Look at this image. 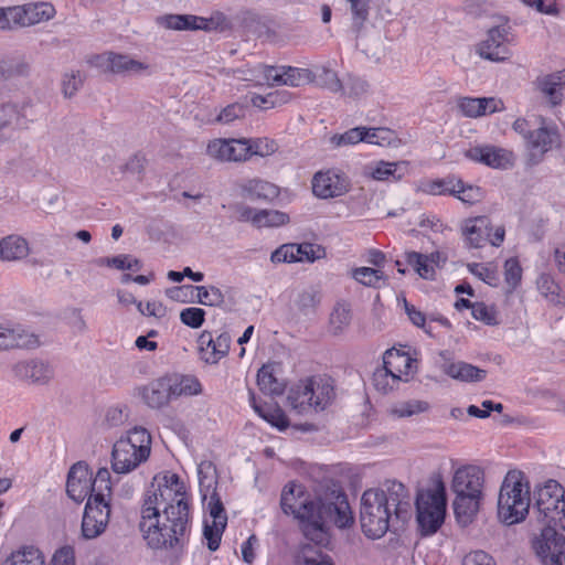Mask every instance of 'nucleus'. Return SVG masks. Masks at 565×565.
Segmentation results:
<instances>
[{"label": "nucleus", "instance_id": "nucleus-9", "mask_svg": "<svg viewBox=\"0 0 565 565\" xmlns=\"http://www.w3.org/2000/svg\"><path fill=\"white\" fill-rule=\"evenodd\" d=\"M512 26L510 19L504 15L493 18V24L488 29L486 39L477 45V53L480 57L502 62L511 56L510 44L512 39Z\"/></svg>", "mask_w": 565, "mask_h": 565}, {"label": "nucleus", "instance_id": "nucleus-32", "mask_svg": "<svg viewBox=\"0 0 565 565\" xmlns=\"http://www.w3.org/2000/svg\"><path fill=\"white\" fill-rule=\"evenodd\" d=\"M249 402L254 411L271 426L284 430L289 426V422L285 413L277 406L259 405L256 402L254 392L249 391Z\"/></svg>", "mask_w": 565, "mask_h": 565}, {"label": "nucleus", "instance_id": "nucleus-57", "mask_svg": "<svg viewBox=\"0 0 565 565\" xmlns=\"http://www.w3.org/2000/svg\"><path fill=\"white\" fill-rule=\"evenodd\" d=\"M225 527V521H223V523H209V521H204L203 535L207 541V547L210 551L214 552L220 547L222 534Z\"/></svg>", "mask_w": 565, "mask_h": 565}, {"label": "nucleus", "instance_id": "nucleus-45", "mask_svg": "<svg viewBox=\"0 0 565 565\" xmlns=\"http://www.w3.org/2000/svg\"><path fill=\"white\" fill-rule=\"evenodd\" d=\"M429 409V404L425 401L411 399L396 404L392 407L391 414L397 418L412 417L425 413Z\"/></svg>", "mask_w": 565, "mask_h": 565}, {"label": "nucleus", "instance_id": "nucleus-3", "mask_svg": "<svg viewBox=\"0 0 565 565\" xmlns=\"http://www.w3.org/2000/svg\"><path fill=\"white\" fill-rule=\"evenodd\" d=\"M300 494L301 490L295 483L285 486L280 499L282 511L299 520L306 539L316 545L327 544L329 535L323 523L322 507Z\"/></svg>", "mask_w": 565, "mask_h": 565}, {"label": "nucleus", "instance_id": "nucleus-4", "mask_svg": "<svg viewBox=\"0 0 565 565\" xmlns=\"http://www.w3.org/2000/svg\"><path fill=\"white\" fill-rule=\"evenodd\" d=\"M531 503L530 487L522 472L509 471L501 484L498 498V518L505 525L522 522Z\"/></svg>", "mask_w": 565, "mask_h": 565}, {"label": "nucleus", "instance_id": "nucleus-55", "mask_svg": "<svg viewBox=\"0 0 565 565\" xmlns=\"http://www.w3.org/2000/svg\"><path fill=\"white\" fill-rule=\"evenodd\" d=\"M353 278L360 284L367 287H379L380 282L384 280V275L380 269L371 267H359L352 273Z\"/></svg>", "mask_w": 565, "mask_h": 565}, {"label": "nucleus", "instance_id": "nucleus-58", "mask_svg": "<svg viewBox=\"0 0 565 565\" xmlns=\"http://www.w3.org/2000/svg\"><path fill=\"white\" fill-rule=\"evenodd\" d=\"M334 509V524L340 529L349 527L354 522L353 513L350 509V505L345 499V497L339 500L338 503L333 505Z\"/></svg>", "mask_w": 565, "mask_h": 565}, {"label": "nucleus", "instance_id": "nucleus-59", "mask_svg": "<svg viewBox=\"0 0 565 565\" xmlns=\"http://www.w3.org/2000/svg\"><path fill=\"white\" fill-rule=\"evenodd\" d=\"M204 502H206V508L210 512V516L212 518V522L223 523V521H225V524L227 523L226 512L221 498L215 490L209 493L207 499Z\"/></svg>", "mask_w": 565, "mask_h": 565}, {"label": "nucleus", "instance_id": "nucleus-8", "mask_svg": "<svg viewBox=\"0 0 565 565\" xmlns=\"http://www.w3.org/2000/svg\"><path fill=\"white\" fill-rule=\"evenodd\" d=\"M417 523L424 535L437 532L446 513L445 486L438 480L434 490L418 493L416 499Z\"/></svg>", "mask_w": 565, "mask_h": 565}, {"label": "nucleus", "instance_id": "nucleus-44", "mask_svg": "<svg viewBox=\"0 0 565 565\" xmlns=\"http://www.w3.org/2000/svg\"><path fill=\"white\" fill-rule=\"evenodd\" d=\"M405 259L406 263L411 265L422 278H434L435 269L433 265L429 264V257L427 255L417 252H408L405 254Z\"/></svg>", "mask_w": 565, "mask_h": 565}, {"label": "nucleus", "instance_id": "nucleus-37", "mask_svg": "<svg viewBox=\"0 0 565 565\" xmlns=\"http://www.w3.org/2000/svg\"><path fill=\"white\" fill-rule=\"evenodd\" d=\"M257 385L262 392L269 395H280L285 385L274 374V365L265 364L257 373Z\"/></svg>", "mask_w": 565, "mask_h": 565}, {"label": "nucleus", "instance_id": "nucleus-20", "mask_svg": "<svg viewBox=\"0 0 565 565\" xmlns=\"http://www.w3.org/2000/svg\"><path fill=\"white\" fill-rule=\"evenodd\" d=\"M13 375L32 384H46L53 376L49 364L39 360L22 361L12 366Z\"/></svg>", "mask_w": 565, "mask_h": 565}, {"label": "nucleus", "instance_id": "nucleus-11", "mask_svg": "<svg viewBox=\"0 0 565 565\" xmlns=\"http://www.w3.org/2000/svg\"><path fill=\"white\" fill-rule=\"evenodd\" d=\"M111 491L97 492L88 497L82 520V535L86 540L98 537L109 522Z\"/></svg>", "mask_w": 565, "mask_h": 565}, {"label": "nucleus", "instance_id": "nucleus-51", "mask_svg": "<svg viewBox=\"0 0 565 565\" xmlns=\"http://www.w3.org/2000/svg\"><path fill=\"white\" fill-rule=\"evenodd\" d=\"M369 90L370 85L367 81L355 75H349L341 93L350 98L360 99L364 97Z\"/></svg>", "mask_w": 565, "mask_h": 565}, {"label": "nucleus", "instance_id": "nucleus-30", "mask_svg": "<svg viewBox=\"0 0 565 565\" xmlns=\"http://www.w3.org/2000/svg\"><path fill=\"white\" fill-rule=\"evenodd\" d=\"M312 192L319 199H333L345 194L350 189L348 179H312Z\"/></svg>", "mask_w": 565, "mask_h": 565}, {"label": "nucleus", "instance_id": "nucleus-27", "mask_svg": "<svg viewBox=\"0 0 565 565\" xmlns=\"http://www.w3.org/2000/svg\"><path fill=\"white\" fill-rule=\"evenodd\" d=\"M159 22L171 30H207L210 21L192 14H167L159 18Z\"/></svg>", "mask_w": 565, "mask_h": 565}, {"label": "nucleus", "instance_id": "nucleus-50", "mask_svg": "<svg viewBox=\"0 0 565 565\" xmlns=\"http://www.w3.org/2000/svg\"><path fill=\"white\" fill-rule=\"evenodd\" d=\"M297 565H333L330 558L324 556L320 548L310 544L302 545Z\"/></svg>", "mask_w": 565, "mask_h": 565}, {"label": "nucleus", "instance_id": "nucleus-21", "mask_svg": "<svg viewBox=\"0 0 565 565\" xmlns=\"http://www.w3.org/2000/svg\"><path fill=\"white\" fill-rule=\"evenodd\" d=\"M502 102L493 97H461L458 108L466 117L477 118L502 109Z\"/></svg>", "mask_w": 565, "mask_h": 565}, {"label": "nucleus", "instance_id": "nucleus-56", "mask_svg": "<svg viewBox=\"0 0 565 565\" xmlns=\"http://www.w3.org/2000/svg\"><path fill=\"white\" fill-rule=\"evenodd\" d=\"M248 147L250 148L249 158L252 156L267 157L278 150V145L275 140L269 138H249L247 139Z\"/></svg>", "mask_w": 565, "mask_h": 565}, {"label": "nucleus", "instance_id": "nucleus-5", "mask_svg": "<svg viewBox=\"0 0 565 565\" xmlns=\"http://www.w3.org/2000/svg\"><path fill=\"white\" fill-rule=\"evenodd\" d=\"M151 451V436L143 427L130 429L113 447L111 468L116 473H128L146 461Z\"/></svg>", "mask_w": 565, "mask_h": 565}, {"label": "nucleus", "instance_id": "nucleus-16", "mask_svg": "<svg viewBox=\"0 0 565 565\" xmlns=\"http://www.w3.org/2000/svg\"><path fill=\"white\" fill-rule=\"evenodd\" d=\"M200 358L209 364L217 363L227 355L231 345V337L223 332L216 338L210 331H203L198 339Z\"/></svg>", "mask_w": 565, "mask_h": 565}, {"label": "nucleus", "instance_id": "nucleus-19", "mask_svg": "<svg viewBox=\"0 0 565 565\" xmlns=\"http://www.w3.org/2000/svg\"><path fill=\"white\" fill-rule=\"evenodd\" d=\"M469 157L495 169L512 167L515 160L512 151L494 146L475 147L469 150Z\"/></svg>", "mask_w": 565, "mask_h": 565}, {"label": "nucleus", "instance_id": "nucleus-52", "mask_svg": "<svg viewBox=\"0 0 565 565\" xmlns=\"http://www.w3.org/2000/svg\"><path fill=\"white\" fill-rule=\"evenodd\" d=\"M401 381L397 375L388 371L384 365L376 369L373 373V384L379 392L388 393L398 384Z\"/></svg>", "mask_w": 565, "mask_h": 565}, {"label": "nucleus", "instance_id": "nucleus-29", "mask_svg": "<svg viewBox=\"0 0 565 565\" xmlns=\"http://www.w3.org/2000/svg\"><path fill=\"white\" fill-rule=\"evenodd\" d=\"M482 494H456L454 511L457 520L466 525L470 523L480 509Z\"/></svg>", "mask_w": 565, "mask_h": 565}, {"label": "nucleus", "instance_id": "nucleus-7", "mask_svg": "<svg viewBox=\"0 0 565 565\" xmlns=\"http://www.w3.org/2000/svg\"><path fill=\"white\" fill-rule=\"evenodd\" d=\"M534 497L533 513L537 522L565 530V489L557 481L548 480Z\"/></svg>", "mask_w": 565, "mask_h": 565}, {"label": "nucleus", "instance_id": "nucleus-24", "mask_svg": "<svg viewBox=\"0 0 565 565\" xmlns=\"http://www.w3.org/2000/svg\"><path fill=\"white\" fill-rule=\"evenodd\" d=\"M559 143V135L554 127H540L529 134L527 146L532 154H544Z\"/></svg>", "mask_w": 565, "mask_h": 565}, {"label": "nucleus", "instance_id": "nucleus-31", "mask_svg": "<svg viewBox=\"0 0 565 565\" xmlns=\"http://www.w3.org/2000/svg\"><path fill=\"white\" fill-rule=\"evenodd\" d=\"M28 242L19 235H9L0 239V259L12 262L26 257Z\"/></svg>", "mask_w": 565, "mask_h": 565}, {"label": "nucleus", "instance_id": "nucleus-64", "mask_svg": "<svg viewBox=\"0 0 565 565\" xmlns=\"http://www.w3.org/2000/svg\"><path fill=\"white\" fill-rule=\"evenodd\" d=\"M84 82V76L79 71L67 73L62 81L63 94L65 97L74 96L81 88Z\"/></svg>", "mask_w": 565, "mask_h": 565}, {"label": "nucleus", "instance_id": "nucleus-13", "mask_svg": "<svg viewBox=\"0 0 565 565\" xmlns=\"http://www.w3.org/2000/svg\"><path fill=\"white\" fill-rule=\"evenodd\" d=\"M326 248L319 244L301 243V244H284L271 254V262L280 263H313L324 258Z\"/></svg>", "mask_w": 565, "mask_h": 565}, {"label": "nucleus", "instance_id": "nucleus-26", "mask_svg": "<svg viewBox=\"0 0 565 565\" xmlns=\"http://www.w3.org/2000/svg\"><path fill=\"white\" fill-rule=\"evenodd\" d=\"M143 402L151 408H161L171 401L166 376L151 381L141 390Z\"/></svg>", "mask_w": 565, "mask_h": 565}, {"label": "nucleus", "instance_id": "nucleus-10", "mask_svg": "<svg viewBox=\"0 0 565 565\" xmlns=\"http://www.w3.org/2000/svg\"><path fill=\"white\" fill-rule=\"evenodd\" d=\"M416 188L431 195H452L466 204L478 203L484 195L481 186L465 179H420Z\"/></svg>", "mask_w": 565, "mask_h": 565}, {"label": "nucleus", "instance_id": "nucleus-15", "mask_svg": "<svg viewBox=\"0 0 565 565\" xmlns=\"http://www.w3.org/2000/svg\"><path fill=\"white\" fill-rule=\"evenodd\" d=\"M249 151L247 138L215 139L207 145V153L222 161H245Z\"/></svg>", "mask_w": 565, "mask_h": 565}, {"label": "nucleus", "instance_id": "nucleus-23", "mask_svg": "<svg viewBox=\"0 0 565 565\" xmlns=\"http://www.w3.org/2000/svg\"><path fill=\"white\" fill-rule=\"evenodd\" d=\"M311 409L323 411L334 398V388L328 377H309Z\"/></svg>", "mask_w": 565, "mask_h": 565}, {"label": "nucleus", "instance_id": "nucleus-17", "mask_svg": "<svg viewBox=\"0 0 565 565\" xmlns=\"http://www.w3.org/2000/svg\"><path fill=\"white\" fill-rule=\"evenodd\" d=\"M96 65L105 67L114 74H140L149 68V65L131 58L129 55L107 52L96 56Z\"/></svg>", "mask_w": 565, "mask_h": 565}, {"label": "nucleus", "instance_id": "nucleus-41", "mask_svg": "<svg viewBox=\"0 0 565 565\" xmlns=\"http://www.w3.org/2000/svg\"><path fill=\"white\" fill-rule=\"evenodd\" d=\"M372 0H347L352 15V30L359 34L369 20Z\"/></svg>", "mask_w": 565, "mask_h": 565}, {"label": "nucleus", "instance_id": "nucleus-28", "mask_svg": "<svg viewBox=\"0 0 565 565\" xmlns=\"http://www.w3.org/2000/svg\"><path fill=\"white\" fill-rule=\"evenodd\" d=\"M535 84L540 92L548 97L551 105L557 106L562 103L561 90L565 87V79L561 72L539 76Z\"/></svg>", "mask_w": 565, "mask_h": 565}, {"label": "nucleus", "instance_id": "nucleus-63", "mask_svg": "<svg viewBox=\"0 0 565 565\" xmlns=\"http://www.w3.org/2000/svg\"><path fill=\"white\" fill-rule=\"evenodd\" d=\"M471 315L476 320L482 321L488 326H494L498 323L497 311L493 307H489L483 302H475L471 306Z\"/></svg>", "mask_w": 565, "mask_h": 565}, {"label": "nucleus", "instance_id": "nucleus-25", "mask_svg": "<svg viewBox=\"0 0 565 565\" xmlns=\"http://www.w3.org/2000/svg\"><path fill=\"white\" fill-rule=\"evenodd\" d=\"M166 379L171 399L198 395L202 391L201 383L194 376L172 374L166 375Z\"/></svg>", "mask_w": 565, "mask_h": 565}, {"label": "nucleus", "instance_id": "nucleus-42", "mask_svg": "<svg viewBox=\"0 0 565 565\" xmlns=\"http://www.w3.org/2000/svg\"><path fill=\"white\" fill-rule=\"evenodd\" d=\"M214 472L215 469L211 461H202L198 467L199 484L203 501L207 499L209 493L215 490L216 479Z\"/></svg>", "mask_w": 565, "mask_h": 565}, {"label": "nucleus", "instance_id": "nucleus-60", "mask_svg": "<svg viewBox=\"0 0 565 565\" xmlns=\"http://www.w3.org/2000/svg\"><path fill=\"white\" fill-rule=\"evenodd\" d=\"M317 82L319 86L332 93H340L343 89V83L338 77V74L330 68L323 67L317 77Z\"/></svg>", "mask_w": 565, "mask_h": 565}, {"label": "nucleus", "instance_id": "nucleus-61", "mask_svg": "<svg viewBox=\"0 0 565 565\" xmlns=\"http://www.w3.org/2000/svg\"><path fill=\"white\" fill-rule=\"evenodd\" d=\"M180 320L183 324L192 329H198L204 323L205 311L198 307L184 308L180 312Z\"/></svg>", "mask_w": 565, "mask_h": 565}, {"label": "nucleus", "instance_id": "nucleus-40", "mask_svg": "<svg viewBox=\"0 0 565 565\" xmlns=\"http://www.w3.org/2000/svg\"><path fill=\"white\" fill-rule=\"evenodd\" d=\"M22 118V110L17 104H0V131H3L6 129H15L20 127Z\"/></svg>", "mask_w": 565, "mask_h": 565}, {"label": "nucleus", "instance_id": "nucleus-49", "mask_svg": "<svg viewBox=\"0 0 565 565\" xmlns=\"http://www.w3.org/2000/svg\"><path fill=\"white\" fill-rule=\"evenodd\" d=\"M363 135L365 136L363 142L381 147L388 146L395 140V132L385 127H364Z\"/></svg>", "mask_w": 565, "mask_h": 565}, {"label": "nucleus", "instance_id": "nucleus-38", "mask_svg": "<svg viewBox=\"0 0 565 565\" xmlns=\"http://www.w3.org/2000/svg\"><path fill=\"white\" fill-rule=\"evenodd\" d=\"M367 169L369 177H404L412 172L407 161H379L374 166H369Z\"/></svg>", "mask_w": 565, "mask_h": 565}, {"label": "nucleus", "instance_id": "nucleus-54", "mask_svg": "<svg viewBox=\"0 0 565 565\" xmlns=\"http://www.w3.org/2000/svg\"><path fill=\"white\" fill-rule=\"evenodd\" d=\"M522 279V268L516 258H509L504 263V280L508 286V294H511L520 285Z\"/></svg>", "mask_w": 565, "mask_h": 565}, {"label": "nucleus", "instance_id": "nucleus-1", "mask_svg": "<svg viewBox=\"0 0 565 565\" xmlns=\"http://www.w3.org/2000/svg\"><path fill=\"white\" fill-rule=\"evenodd\" d=\"M141 508L140 531L151 548L182 546L189 524L185 486L177 473L154 479Z\"/></svg>", "mask_w": 565, "mask_h": 565}, {"label": "nucleus", "instance_id": "nucleus-62", "mask_svg": "<svg viewBox=\"0 0 565 565\" xmlns=\"http://www.w3.org/2000/svg\"><path fill=\"white\" fill-rule=\"evenodd\" d=\"M469 271L480 278L486 284L495 287L499 282V276L494 268L484 266L482 264H469L468 265Z\"/></svg>", "mask_w": 565, "mask_h": 565}, {"label": "nucleus", "instance_id": "nucleus-34", "mask_svg": "<svg viewBox=\"0 0 565 565\" xmlns=\"http://www.w3.org/2000/svg\"><path fill=\"white\" fill-rule=\"evenodd\" d=\"M288 404L298 414L311 409L309 379L298 382L290 387L287 396Z\"/></svg>", "mask_w": 565, "mask_h": 565}, {"label": "nucleus", "instance_id": "nucleus-48", "mask_svg": "<svg viewBox=\"0 0 565 565\" xmlns=\"http://www.w3.org/2000/svg\"><path fill=\"white\" fill-rule=\"evenodd\" d=\"M193 288L198 292V301L201 305L217 307L224 302V295L220 288L215 286H186Z\"/></svg>", "mask_w": 565, "mask_h": 565}, {"label": "nucleus", "instance_id": "nucleus-22", "mask_svg": "<svg viewBox=\"0 0 565 565\" xmlns=\"http://www.w3.org/2000/svg\"><path fill=\"white\" fill-rule=\"evenodd\" d=\"M490 231H492L491 222L484 215L468 218L462 226L466 243L473 248H480L484 245L486 236H490Z\"/></svg>", "mask_w": 565, "mask_h": 565}, {"label": "nucleus", "instance_id": "nucleus-12", "mask_svg": "<svg viewBox=\"0 0 565 565\" xmlns=\"http://www.w3.org/2000/svg\"><path fill=\"white\" fill-rule=\"evenodd\" d=\"M556 525H546L533 541V548L544 565H565V537Z\"/></svg>", "mask_w": 565, "mask_h": 565}, {"label": "nucleus", "instance_id": "nucleus-43", "mask_svg": "<svg viewBox=\"0 0 565 565\" xmlns=\"http://www.w3.org/2000/svg\"><path fill=\"white\" fill-rule=\"evenodd\" d=\"M250 194L257 199L273 201L278 198L280 189L266 179H252L248 185Z\"/></svg>", "mask_w": 565, "mask_h": 565}, {"label": "nucleus", "instance_id": "nucleus-53", "mask_svg": "<svg viewBox=\"0 0 565 565\" xmlns=\"http://www.w3.org/2000/svg\"><path fill=\"white\" fill-rule=\"evenodd\" d=\"M364 127H354L343 134H335L330 137V145L334 148L343 146L356 145L363 142L365 136L363 135Z\"/></svg>", "mask_w": 565, "mask_h": 565}, {"label": "nucleus", "instance_id": "nucleus-6", "mask_svg": "<svg viewBox=\"0 0 565 565\" xmlns=\"http://www.w3.org/2000/svg\"><path fill=\"white\" fill-rule=\"evenodd\" d=\"M111 491L110 472L107 468L98 469L95 478L84 461L74 463L67 475L66 492L76 503L83 502L97 492Z\"/></svg>", "mask_w": 565, "mask_h": 565}, {"label": "nucleus", "instance_id": "nucleus-39", "mask_svg": "<svg viewBox=\"0 0 565 565\" xmlns=\"http://www.w3.org/2000/svg\"><path fill=\"white\" fill-rule=\"evenodd\" d=\"M351 322V309L345 302H337L330 313L329 327L332 334H340Z\"/></svg>", "mask_w": 565, "mask_h": 565}, {"label": "nucleus", "instance_id": "nucleus-46", "mask_svg": "<svg viewBox=\"0 0 565 565\" xmlns=\"http://www.w3.org/2000/svg\"><path fill=\"white\" fill-rule=\"evenodd\" d=\"M288 222V214L276 210H260L255 215V226L258 228L280 226Z\"/></svg>", "mask_w": 565, "mask_h": 565}, {"label": "nucleus", "instance_id": "nucleus-2", "mask_svg": "<svg viewBox=\"0 0 565 565\" xmlns=\"http://www.w3.org/2000/svg\"><path fill=\"white\" fill-rule=\"evenodd\" d=\"M411 518V498L398 481H387L382 488L365 490L361 498L360 523L369 539H381L396 523Z\"/></svg>", "mask_w": 565, "mask_h": 565}, {"label": "nucleus", "instance_id": "nucleus-18", "mask_svg": "<svg viewBox=\"0 0 565 565\" xmlns=\"http://www.w3.org/2000/svg\"><path fill=\"white\" fill-rule=\"evenodd\" d=\"M13 13L17 19L15 24H18L19 28H25L51 20L55 14V9L51 3L36 2L15 6Z\"/></svg>", "mask_w": 565, "mask_h": 565}, {"label": "nucleus", "instance_id": "nucleus-47", "mask_svg": "<svg viewBox=\"0 0 565 565\" xmlns=\"http://www.w3.org/2000/svg\"><path fill=\"white\" fill-rule=\"evenodd\" d=\"M282 79L281 85L298 87L312 81V74L307 68H298L292 66H281Z\"/></svg>", "mask_w": 565, "mask_h": 565}, {"label": "nucleus", "instance_id": "nucleus-35", "mask_svg": "<svg viewBox=\"0 0 565 565\" xmlns=\"http://www.w3.org/2000/svg\"><path fill=\"white\" fill-rule=\"evenodd\" d=\"M412 364L411 356L399 350L388 349L383 355V365L401 380L403 375H408Z\"/></svg>", "mask_w": 565, "mask_h": 565}, {"label": "nucleus", "instance_id": "nucleus-36", "mask_svg": "<svg viewBox=\"0 0 565 565\" xmlns=\"http://www.w3.org/2000/svg\"><path fill=\"white\" fill-rule=\"evenodd\" d=\"M2 565H45V558L38 547L26 545L12 552Z\"/></svg>", "mask_w": 565, "mask_h": 565}, {"label": "nucleus", "instance_id": "nucleus-33", "mask_svg": "<svg viewBox=\"0 0 565 565\" xmlns=\"http://www.w3.org/2000/svg\"><path fill=\"white\" fill-rule=\"evenodd\" d=\"M444 371L448 376L462 382H480L487 374L484 370L462 361L445 365Z\"/></svg>", "mask_w": 565, "mask_h": 565}, {"label": "nucleus", "instance_id": "nucleus-14", "mask_svg": "<svg viewBox=\"0 0 565 565\" xmlns=\"http://www.w3.org/2000/svg\"><path fill=\"white\" fill-rule=\"evenodd\" d=\"M483 483V470L475 465H466L455 471L451 490L456 494H482Z\"/></svg>", "mask_w": 565, "mask_h": 565}]
</instances>
